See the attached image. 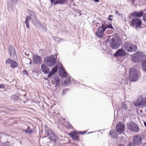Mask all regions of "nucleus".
<instances>
[{
	"mask_svg": "<svg viewBox=\"0 0 146 146\" xmlns=\"http://www.w3.org/2000/svg\"><path fill=\"white\" fill-rule=\"evenodd\" d=\"M32 21L34 25L36 27H40L41 25L40 22L36 19V17L35 19H32Z\"/></svg>",
	"mask_w": 146,
	"mask_h": 146,
	"instance_id": "23",
	"label": "nucleus"
},
{
	"mask_svg": "<svg viewBox=\"0 0 146 146\" xmlns=\"http://www.w3.org/2000/svg\"><path fill=\"white\" fill-rule=\"evenodd\" d=\"M109 134L111 137L113 139L116 138L117 137V134L114 130H111L109 132Z\"/></svg>",
	"mask_w": 146,
	"mask_h": 146,
	"instance_id": "26",
	"label": "nucleus"
},
{
	"mask_svg": "<svg viewBox=\"0 0 146 146\" xmlns=\"http://www.w3.org/2000/svg\"><path fill=\"white\" fill-rule=\"evenodd\" d=\"M126 53L123 49H118L116 53H115L114 56L115 57L122 56L126 55Z\"/></svg>",
	"mask_w": 146,
	"mask_h": 146,
	"instance_id": "16",
	"label": "nucleus"
},
{
	"mask_svg": "<svg viewBox=\"0 0 146 146\" xmlns=\"http://www.w3.org/2000/svg\"><path fill=\"white\" fill-rule=\"evenodd\" d=\"M80 15H81V14L80 13Z\"/></svg>",
	"mask_w": 146,
	"mask_h": 146,
	"instance_id": "50",
	"label": "nucleus"
},
{
	"mask_svg": "<svg viewBox=\"0 0 146 146\" xmlns=\"http://www.w3.org/2000/svg\"><path fill=\"white\" fill-rule=\"evenodd\" d=\"M132 3H134V1L133 0H132Z\"/></svg>",
	"mask_w": 146,
	"mask_h": 146,
	"instance_id": "46",
	"label": "nucleus"
},
{
	"mask_svg": "<svg viewBox=\"0 0 146 146\" xmlns=\"http://www.w3.org/2000/svg\"><path fill=\"white\" fill-rule=\"evenodd\" d=\"M44 62L48 66L51 67L55 65V59L54 57L52 56L47 57L44 58Z\"/></svg>",
	"mask_w": 146,
	"mask_h": 146,
	"instance_id": "5",
	"label": "nucleus"
},
{
	"mask_svg": "<svg viewBox=\"0 0 146 146\" xmlns=\"http://www.w3.org/2000/svg\"><path fill=\"white\" fill-rule=\"evenodd\" d=\"M96 27H97V25H96Z\"/></svg>",
	"mask_w": 146,
	"mask_h": 146,
	"instance_id": "49",
	"label": "nucleus"
},
{
	"mask_svg": "<svg viewBox=\"0 0 146 146\" xmlns=\"http://www.w3.org/2000/svg\"><path fill=\"white\" fill-rule=\"evenodd\" d=\"M29 13L30 15L29 17H30L32 19H36V16L34 11H29Z\"/></svg>",
	"mask_w": 146,
	"mask_h": 146,
	"instance_id": "27",
	"label": "nucleus"
},
{
	"mask_svg": "<svg viewBox=\"0 0 146 146\" xmlns=\"http://www.w3.org/2000/svg\"><path fill=\"white\" fill-rule=\"evenodd\" d=\"M58 68V66H56L52 69L51 72L53 74L56 72Z\"/></svg>",
	"mask_w": 146,
	"mask_h": 146,
	"instance_id": "29",
	"label": "nucleus"
},
{
	"mask_svg": "<svg viewBox=\"0 0 146 146\" xmlns=\"http://www.w3.org/2000/svg\"><path fill=\"white\" fill-rule=\"evenodd\" d=\"M23 72L25 73H26V71H24Z\"/></svg>",
	"mask_w": 146,
	"mask_h": 146,
	"instance_id": "47",
	"label": "nucleus"
},
{
	"mask_svg": "<svg viewBox=\"0 0 146 146\" xmlns=\"http://www.w3.org/2000/svg\"><path fill=\"white\" fill-rule=\"evenodd\" d=\"M144 14L143 11H135L133 12L131 15L135 17H141L143 16Z\"/></svg>",
	"mask_w": 146,
	"mask_h": 146,
	"instance_id": "21",
	"label": "nucleus"
},
{
	"mask_svg": "<svg viewBox=\"0 0 146 146\" xmlns=\"http://www.w3.org/2000/svg\"><path fill=\"white\" fill-rule=\"evenodd\" d=\"M132 130L135 132H137L139 130V128L135 124L132 123L130 125Z\"/></svg>",
	"mask_w": 146,
	"mask_h": 146,
	"instance_id": "22",
	"label": "nucleus"
},
{
	"mask_svg": "<svg viewBox=\"0 0 146 146\" xmlns=\"http://www.w3.org/2000/svg\"><path fill=\"white\" fill-rule=\"evenodd\" d=\"M9 51L10 55L12 56H14L16 53L15 48L13 46H9Z\"/></svg>",
	"mask_w": 146,
	"mask_h": 146,
	"instance_id": "25",
	"label": "nucleus"
},
{
	"mask_svg": "<svg viewBox=\"0 0 146 146\" xmlns=\"http://www.w3.org/2000/svg\"><path fill=\"white\" fill-rule=\"evenodd\" d=\"M25 60L27 62H27V64H31L32 60H30L29 58H26Z\"/></svg>",
	"mask_w": 146,
	"mask_h": 146,
	"instance_id": "33",
	"label": "nucleus"
},
{
	"mask_svg": "<svg viewBox=\"0 0 146 146\" xmlns=\"http://www.w3.org/2000/svg\"><path fill=\"white\" fill-rule=\"evenodd\" d=\"M128 146H133V143L132 142H130L128 145Z\"/></svg>",
	"mask_w": 146,
	"mask_h": 146,
	"instance_id": "41",
	"label": "nucleus"
},
{
	"mask_svg": "<svg viewBox=\"0 0 146 146\" xmlns=\"http://www.w3.org/2000/svg\"><path fill=\"white\" fill-rule=\"evenodd\" d=\"M115 13L116 15H120L119 13L117 11H115Z\"/></svg>",
	"mask_w": 146,
	"mask_h": 146,
	"instance_id": "42",
	"label": "nucleus"
},
{
	"mask_svg": "<svg viewBox=\"0 0 146 146\" xmlns=\"http://www.w3.org/2000/svg\"><path fill=\"white\" fill-rule=\"evenodd\" d=\"M142 66L144 69L145 72H146V59L144 61H143Z\"/></svg>",
	"mask_w": 146,
	"mask_h": 146,
	"instance_id": "30",
	"label": "nucleus"
},
{
	"mask_svg": "<svg viewBox=\"0 0 146 146\" xmlns=\"http://www.w3.org/2000/svg\"><path fill=\"white\" fill-rule=\"evenodd\" d=\"M135 105L137 107L146 106V97L143 98L142 96L138 98L137 101L134 103Z\"/></svg>",
	"mask_w": 146,
	"mask_h": 146,
	"instance_id": "7",
	"label": "nucleus"
},
{
	"mask_svg": "<svg viewBox=\"0 0 146 146\" xmlns=\"http://www.w3.org/2000/svg\"><path fill=\"white\" fill-rule=\"evenodd\" d=\"M33 62L35 64L40 63L41 58L40 57L37 55H33Z\"/></svg>",
	"mask_w": 146,
	"mask_h": 146,
	"instance_id": "19",
	"label": "nucleus"
},
{
	"mask_svg": "<svg viewBox=\"0 0 146 146\" xmlns=\"http://www.w3.org/2000/svg\"><path fill=\"white\" fill-rule=\"evenodd\" d=\"M145 54L142 52L138 51L133 54L131 56V58L135 62H138L141 61L145 58Z\"/></svg>",
	"mask_w": 146,
	"mask_h": 146,
	"instance_id": "2",
	"label": "nucleus"
},
{
	"mask_svg": "<svg viewBox=\"0 0 146 146\" xmlns=\"http://www.w3.org/2000/svg\"><path fill=\"white\" fill-rule=\"evenodd\" d=\"M5 63L6 64H10V66L13 68H15L18 66L17 63L15 61L8 58L5 61Z\"/></svg>",
	"mask_w": 146,
	"mask_h": 146,
	"instance_id": "15",
	"label": "nucleus"
},
{
	"mask_svg": "<svg viewBox=\"0 0 146 146\" xmlns=\"http://www.w3.org/2000/svg\"><path fill=\"white\" fill-rule=\"evenodd\" d=\"M28 129H25V131L27 132V133H28L29 134H31L33 133V131L31 130H29V127H28Z\"/></svg>",
	"mask_w": 146,
	"mask_h": 146,
	"instance_id": "31",
	"label": "nucleus"
},
{
	"mask_svg": "<svg viewBox=\"0 0 146 146\" xmlns=\"http://www.w3.org/2000/svg\"><path fill=\"white\" fill-rule=\"evenodd\" d=\"M143 19V20L146 22V13L144 15Z\"/></svg>",
	"mask_w": 146,
	"mask_h": 146,
	"instance_id": "36",
	"label": "nucleus"
},
{
	"mask_svg": "<svg viewBox=\"0 0 146 146\" xmlns=\"http://www.w3.org/2000/svg\"><path fill=\"white\" fill-rule=\"evenodd\" d=\"M106 32L107 33H108V31H107Z\"/></svg>",
	"mask_w": 146,
	"mask_h": 146,
	"instance_id": "48",
	"label": "nucleus"
},
{
	"mask_svg": "<svg viewBox=\"0 0 146 146\" xmlns=\"http://www.w3.org/2000/svg\"><path fill=\"white\" fill-rule=\"evenodd\" d=\"M67 127L70 129H73V127L72 125L68 122L67 123Z\"/></svg>",
	"mask_w": 146,
	"mask_h": 146,
	"instance_id": "34",
	"label": "nucleus"
},
{
	"mask_svg": "<svg viewBox=\"0 0 146 146\" xmlns=\"http://www.w3.org/2000/svg\"><path fill=\"white\" fill-rule=\"evenodd\" d=\"M125 130L124 125L123 123L119 122L117 124L116 126V130L119 134L123 133Z\"/></svg>",
	"mask_w": 146,
	"mask_h": 146,
	"instance_id": "9",
	"label": "nucleus"
},
{
	"mask_svg": "<svg viewBox=\"0 0 146 146\" xmlns=\"http://www.w3.org/2000/svg\"><path fill=\"white\" fill-rule=\"evenodd\" d=\"M18 0H11V1H12V2L15 4H17Z\"/></svg>",
	"mask_w": 146,
	"mask_h": 146,
	"instance_id": "35",
	"label": "nucleus"
},
{
	"mask_svg": "<svg viewBox=\"0 0 146 146\" xmlns=\"http://www.w3.org/2000/svg\"><path fill=\"white\" fill-rule=\"evenodd\" d=\"M129 78L132 81H136L138 78V72L135 68H131L129 70Z\"/></svg>",
	"mask_w": 146,
	"mask_h": 146,
	"instance_id": "4",
	"label": "nucleus"
},
{
	"mask_svg": "<svg viewBox=\"0 0 146 146\" xmlns=\"http://www.w3.org/2000/svg\"><path fill=\"white\" fill-rule=\"evenodd\" d=\"M108 23H104L102 24L101 27L99 26L98 30L96 33V34L97 36L101 38L103 36L104 32L106 29L107 28L113 29L112 24H109Z\"/></svg>",
	"mask_w": 146,
	"mask_h": 146,
	"instance_id": "1",
	"label": "nucleus"
},
{
	"mask_svg": "<svg viewBox=\"0 0 146 146\" xmlns=\"http://www.w3.org/2000/svg\"><path fill=\"white\" fill-rule=\"evenodd\" d=\"M64 82L66 85H69L71 83V80L70 79H68L67 80H65Z\"/></svg>",
	"mask_w": 146,
	"mask_h": 146,
	"instance_id": "32",
	"label": "nucleus"
},
{
	"mask_svg": "<svg viewBox=\"0 0 146 146\" xmlns=\"http://www.w3.org/2000/svg\"><path fill=\"white\" fill-rule=\"evenodd\" d=\"M123 48L128 52H135L137 49V46L129 42H125L123 44Z\"/></svg>",
	"mask_w": 146,
	"mask_h": 146,
	"instance_id": "3",
	"label": "nucleus"
},
{
	"mask_svg": "<svg viewBox=\"0 0 146 146\" xmlns=\"http://www.w3.org/2000/svg\"><path fill=\"white\" fill-rule=\"evenodd\" d=\"M67 89H64L62 91V93L63 94H64L65 92H66L67 91Z\"/></svg>",
	"mask_w": 146,
	"mask_h": 146,
	"instance_id": "39",
	"label": "nucleus"
},
{
	"mask_svg": "<svg viewBox=\"0 0 146 146\" xmlns=\"http://www.w3.org/2000/svg\"><path fill=\"white\" fill-rule=\"evenodd\" d=\"M41 69L42 71L44 73L48 74L50 72V70L46 65L42 64L41 66Z\"/></svg>",
	"mask_w": 146,
	"mask_h": 146,
	"instance_id": "20",
	"label": "nucleus"
},
{
	"mask_svg": "<svg viewBox=\"0 0 146 146\" xmlns=\"http://www.w3.org/2000/svg\"><path fill=\"white\" fill-rule=\"evenodd\" d=\"M54 80H55L56 82V84L55 86L57 87L59 85L60 83V79L58 77H56L54 78Z\"/></svg>",
	"mask_w": 146,
	"mask_h": 146,
	"instance_id": "28",
	"label": "nucleus"
},
{
	"mask_svg": "<svg viewBox=\"0 0 146 146\" xmlns=\"http://www.w3.org/2000/svg\"><path fill=\"white\" fill-rule=\"evenodd\" d=\"M119 39L115 36H113L110 40V45L111 47L113 49H117L119 46Z\"/></svg>",
	"mask_w": 146,
	"mask_h": 146,
	"instance_id": "6",
	"label": "nucleus"
},
{
	"mask_svg": "<svg viewBox=\"0 0 146 146\" xmlns=\"http://www.w3.org/2000/svg\"><path fill=\"white\" fill-rule=\"evenodd\" d=\"M16 4H14L12 1H9L7 3V8L9 11L13 12L15 9Z\"/></svg>",
	"mask_w": 146,
	"mask_h": 146,
	"instance_id": "13",
	"label": "nucleus"
},
{
	"mask_svg": "<svg viewBox=\"0 0 146 146\" xmlns=\"http://www.w3.org/2000/svg\"><path fill=\"white\" fill-rule=\"evenodd\" d=\"M95 2H98L99 1V0H93Z\"/></svg>",
	"mask_w": 146,
	"mask_h": 146,
	"instance_id": "43",
	"label": "nucleus"
},
{
	"mask_svg": "<svg viewBox=\"0 0 146 146\" xmlns=\"http://www.w3.org/2000/svg\"><path fill=\"white\" fill-rule=\"evenodd\" d=\"M61 66L59 68V75L62 77H65L67 76L66 72L64 70L62 64H60Z\"/></svg>",
	"mask_w": 146,
	"mask_h": 146,
	"instance_id": "17",
	"label": "nucleus"
},
{
	"mask_svg": "<svg viewBox=\"0 0 146 146\" xmlns=\"http://www.w3.org/2000/svg\"><path fill=\"white\" fill-rule=\"evenodd\" d=\"M113 17V16L112 15H110L109 16V18H108V20H110V21H112V19L111 18H110V17Z\"/></svg>",
	"mask_w": 146,
	"mask_h": 146,
	"instance_id": "38",
	"label": "nucleus"
},
{
	"mask_svg": "<svg viewBox=\"0 0 146 146\" xmlns=\"http://www.w3.org/2000/svg\"><path fill=\"white\" fill-rule=\"evenodd\" d=\"M4 87V85L2 84H0V88H2Z\"/></svg>",
	"mask_w": 146,
	"mask_h": 146,
	"instance_id": "40",
	"label": "nucleus"
},
{
	"mask_svg": "<svg viewBox=\"0 0 146 146\" xmlns=\"http://www.w3.org/2000/svg\"><path fill=\"white\" fill-rule=\"evenodd\" d=\"M48 74H49L48 75V77H50L53 74L50 71V72Z\"/></svg>",
	"mask_w": 146,
	"mask_h": 146,
	"instance_id": "37",
	"label": "nucleus"
},
{
	"mask_svg": "<svg viewBox=\"0 0 146 146\" xmlns=\"http://www.w3.org/2000/svg\"><path fill=\"white\" fill-rule=\"evenodd\" d=\"M86 131L83 132H80L79 133L74 131L70 133H69V135L73 139L76 140L78 141L79 139V133L83 134L86 133Z\"/></svg>",
	"mask_w": 146,
	"mask_h": 146,
	"instance_id": "11",
	"label": "nucleus"
},
{
	"mask_svg": "<svg viewBox=\"0 0 146 146\" xmlns=\"http://www.w3.org/2000/svg\"><path fill=\"white\" fill-rule=\"evenodd\" d=\"M46 133L48 136L49 139L51 141H55L56 139V136L53 131L50 129L46 131Z\"/></svg>",
	"mask_w": 146,
	"mask_h": 146,
	"instance_id": "10",
	"label": "nucleus"
},
{
	"mask_svg": "<svg viewBox=\"0 0 146 146\" xmlns=\"http://www.w3.org/2000/svg\"><path fill=\"white\" fill-rule=\"evenodd\" d=\"M118 146H125L124 145L121 144H120L118 145Z\"/></svg>",
	"mask_w": 146,
	"mask_h": 146,
	"instance_id": "44",
	"label": "nucleus"
},
{
	"mask_svg": "<svg viewBox=\"0 0 146 146\" xmlns=\"http://www.w3.org/2000/svg\"><path fill=\"white\" fill-rule=\"evenodd\" d=\"M32 19L30 17L27 16L25 19V23L27 27L29 29V22Z\"/></svg>",
	"mask_w": 146,
	"mask_h": 146,
	"instance_id": "24",
	"label": "nucleus"
},
{
	"mask_svg": "<svg viewBox=\"0 0 146 146\" xmlns=\"http://www.w3.org/2000/svg\"><path fill=\"white\" fill-rule=\"evenodd\" d=\"M141 24V20L138 18H135L133 19L131 21V24L133 26H135L136 28L140 26Z\"/></svg>",
	"mask_w": 146,
	"mask_h": 146,
	"instance_id": "12",
	"label": "nucleus"
},
{
	"mask_svg": "<svg viewBox=\"0 0 146 146\" xmlns=\"http://www.w3.org/2000/svg\"><path fill=\"white\" fill-rule=\"evenodd\" d=\"M131 103L129 101H126L125 102H123L122 103L121 108L122 109H124L125 111L130 110V107H131Z\"/></svg>",
	"mask_w": 146,
	"mask_h": 146,
	"instance_id": "14",
	"label": "nucleus"
},
{
	"mask_svg": "<svg viewBox=\"0 0 146 146\" xmlns=\"http://www.w3.org/2000/svg\"><path fill=\"white\" fill-rule=\"evenodd\" d=\"M144 124L145 127H146V122H144Z\"/></svg>",
	"mask_w": 146,
	"mask_h": 146,
	"instance_id": "45",
	"label": "nucleus"
},
{
	"mask_svg": "<svg viewBox=\"0 0 146 146\" xmlns=\"http://www.w3.org/2000/svg\"><path fill=\"white\" fill-rule=\"evenodd\" d=\"M50 1L52 4L54 2V5H63L66 3L67 0H50Z\"/></svg>",
	"mask_w": 146,
	"mask_h": 146,
	"instance_id": "18",
	"label": "nucleus"
},
{
	"mask_svg": "<svg viewBox=\"0 0 146 146\" xmlns=\"http://www.w3.org/2000/svg\"><path fill=\"white\" fill-rule=\"evenodd\" d=\"M142 139L139 135H135L133 139V143L134 145H139L141 143Z\"/></svg>",
	"mask_w": 146,
	"mask_h": 146,
	"instance_id": "8",
	"label": "nucleus"
}]
</instances>
